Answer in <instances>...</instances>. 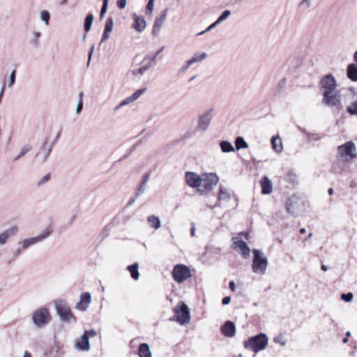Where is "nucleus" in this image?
Returning <instances> with one entry per match:
<instances>
[{
    "instance_id": "nucleus-1",
    "label": "nucleus",
    "mask_w": 357,
    "mask_h": 357,
    "mask_svg": "<svg viewBox=\"0 0 357 357\" xmlns=\"http://www.w3.org/2000/svg\"><path fill=\"white\" fill-rule=\"evenodd\" d=\"M252 253V272L261 275H264L268 268V259L264 256V254L260 250L253 249Z\"/></svg>"
},
{
    "instance_id": "nucleus-2",
    "label": "nucleus",
    "mask_w": 357,
    "mask_h": 357,
    "mask_svg": "<svg viewBox=\"0 0 357 357\" xmlns=\"http://www.w3.org/2000/svg\"><path fill=\"white\" fill-rule=\"evenodd\" d=\"M268 342V338L264 333H259L257 335L249 337L244 342V347L247 349H250L255 353L264 349Z\"/></svg>"
},
{
    "instance_id": "nucleus-3",
    "label": "nucleus",
    "mask_w": 357,
    "mask_h": 357,
    "mask_svg": "<svg viewBox=\"0 0 357 357\" xmlns=\"http://www.w3.org/2000/svg\"><path fill=\"white\" fill-rule=\"evenodd\" d=\"M202 185H199L198 190L201 194L211 191L218 184L219 178L215 173L204 174L202 176Z\"/></svg>"
},
{
    "instance_id": "nucleus-4",
    "label": "nucleus",
    "mask_w": 357,
    "mask_h": 357,
    "mask_svg": "<svg viewBox=\"0 0 357 357\" xmlns=\"http://www.w3.org/2000/svg\"><path fill=\"white\" fill-rule=\"evenodd\" d=\"M97 333L94 330L86 331L84 333L77 339L75 347L79 351H89L90 349L89 338L96 336Z\"/></svg>"
},
{
    "instance_id": "nucleus-5",
    "label": "nucleus",
    "mask_w": 357,
    "mask_h": 357,
    "mask_svg": "<svg viewBox=\"0 0 357 357\" xmlns=\"http://www.w3.org/2000/svg\"><path fill=\"white\" fill-rule=\"evenodd\" d=\"M337 153L344 160H347V158L354 159L357 156L356 146L351 141L347 142L344 144L339 146L337 147Z\"/></svg>"
},
{
    "instance_id": "nucleus-6",
    "label": "nucleus",
    "mask_w": 357,
    "mask_h": 357,
    "mask_svg": "<svg viewBox=\"0 0 357 357\" xmlns=\"http://www.w3.org/2000/svg\"><path fill=\"white\" fill-rule=\"evenodd\" d=\"M173 279L178 283H181L190 277V268L183 264L176 265L172 273Z\"/></svg>"
},
{
    "instance_id": "nucleus-7",
    "label": "nucleus",
    "mask_w": 357,
    "mask_h": 357,
    "mask_svg": "<svg viewBox=\"0 0 357 357\" xmlns=\"http://www.w3.org/2000/svg\"><path fill=\"white\" fill-rule=\"evenodd\" d=\"M52 232L50 228H46L41 234L37 236L31 237L20 241L18 243L22 245V248L27 249L31 245L39 243L45 240Z\"/></svg>"
},
{
    "instance_id": "nucleus-8",
    "label": "nucleus",
    "mask_w": 357,
    "mask_h": 357,
    "mask_svg": "<svg viewBox=\"0 0 357 357\" xmlns=\"http://www.w3.org/2000/svg\"><path fill=\"white\" fill-rule=\"evenodd\" d=\"M213 118V109H210L202 114L198 117L197 128L199 130L204 131L208 129Z\"/></svg>"
},
{
    "instance_id": "nucleus-9",
    "label": "nucleus",
    "mask_w": 357,
    "mask_h": 357,
    "mask_svg": "<svg viewBox=\"0 0 357 357\" xmlns=\"http://www.w3.org/2000/svg\"><path fill=\"white\" fill-rule=\"evenodd\" d=\"M320 86L324 92H334L336 88V80L332 75H327L321 79Z\"/></svg>"
},
{
    "instance_id": "nucleus-10",
    "label": "nucleus",
    "mask_w": 357,
    "mask_h": 357,
    "mask_svg": "<svg viewBox=\"0 0 357 357\" xmlns=\"http://www.w3.org/2000/svg\"><path fill=\"white\" fill-rule=\"evenodd\" d=\"M322 102L329 107L337 106L340 103V96L334 92H323Z\"/></svg>"
},
{
    "instance_id": "nucleus-11",
    "label": "nucleus",
    "mask_w": 357,
    "mask_h": 357,
    "mask_svg": "<svg viewBox=\"0 0 357 357\" xmlns=\"http://www.w3.org/2000/svg\"><path fill=\"white\" fill-rule=\"evenodd\" d=\"M91 303V296L89 292L81 294L79 301L76 303L75 309L79 311H86Z\"/></svg>"
},
{
    "instance_id": "nucleus-12",
    "label": "nucleus",
    "mask_w": 357,
    "mask_h": 357,
    "mask_svg": "<svg viewBox=\"0 0 357 357\" xmlns=\"http://www.w3.org/2000/svg\"><path fill=\"white\" fill-rule=\"evenodd\" d=\"M146 90H147L146 88H143V89L137 90L131 96H130L129 97H128V98H125L123 100H122L121 102V103L114 108V110L116 111L119 109H120L121 107H124V106L134 102L135 100L138 99L142 95H143L146 91Z\"/></svg>"
},
{
    "instance_id": "nucleus-13",
    "label": "nucleus",
    "mask_w": 357,
    "mask_h": 357,
    "mask_svg": "<svg viewBox=\"0 0 357 357\" xmlns=\"http://www.w3.org/2000/svg\"><path fill=\"white\" fill-rule=\"evenodd\" d=\"M50 320V314H33L32 321L38 328L45 327Z\"/></svg>"
},
{
    "instance_id": "nucleus-14",
    "label": "nucleus",
    "mask_w": 357,
    "mask_h": 357,
    "mask_svg": "<svg viewBox=\"0 0 357 357\" xmlns=\"http://www.w3.org/2000/svg\"><path fill=\"white\" fill-rule=\"evenodd\" d=\"M185 178L187 184L192 188H199L202 185V176L195 172H186Z\"/></svg>"
},
{
    "instance_id": "nucleus-15",
    "label": "nucleus",
    "mask_w": 357,
    "mask_h": 357,
    "mask_svg": "<svg viewBox=\"0 0 357 357\" xmlns=\"http://www.w3.org/2000/svg\"><path fill=\"white\" fill-rule=\"evenodd\" d=\"M167 12H168V8L164 9L161 12L160 16L158 17L155 19L154 24L153 26V29H152V33L153 35H157L158 33L160 31V28L162 26L163 22L167 17Z\"/></svg>"
},
{
    "instance_id": "nucleus-16",
    "label": "nucleus",
    "mask_w": 357,
    "mask_h": 357,
    "mask_svg": "<svg viewBox=\"0 0 357 357\" xmlns=\"http://www.w3.org/2000/svg\"><path fill=\"white\" fill-rule=\"evenodd\" d=\"M18 228L17 226H12L0 234V245L6 243L8 239L17 234Z\"/></svg>"
},
{
    "instance_id": "nucleus-17",
    "label": "nucleus",
    "mask_w": 357,
    "mask_h": 357,
    "mask_svg": "<svg viewBox=\"0 0 357 357\" xmlns=\"http://www.w3.org/2000/svg\"><path fill=\"white\" fill-rule=\"evenodd\" d=\"M221 332L226 337H233L236 333L235 324L230 321H226L221 327Z\"/></svg>"
},
{
    "instance_id": "nucleus-18",
    "label": "nucleus",
    "mask_w": 357,
    "mask_h": 357,
    "mask_svg": "<svg viewBox=\"0 0 357 357\" xmlns=\"http://www.w3.org/2000/svg\"><path fill=\"white\" fill-rule=\"evenodd\" d=\"M133 19L135 21L132 25L133 28L138 32H142L146 26V22L144 18L142 16L134 14Z\"/></svg>"
},
{
    "instance_id": "nucleus-19",
    "label": "nucleus",
    "mask_w": 357,
    "mask_h": 357,
    "mask_svg": "<svg viewBox=\"0 0 357 357\" xmlns=\"http://www.w3.org/2000/svg\"><path fill=\"white\" fill-rule=\"evenodd\" d=\"M234 244L236 247L239 248V249L241 251V254L242 255L244 259H248L250 257V249L245 241L242 240H238L235 241Z\"/></svg>"
},
{
    "instance_id": "nucleus-20",
    "label": "nucleus",
    "mask_w": 357,
    "mask_h": 357,
    "mask_svg": "<svg viewBox=\"0 0 357 357\" xmlns=\"http://www.w3.org/2000/svg\"><path fill=\"white\" fill-rule=\"evenodd\" d=\"M56 312H72L68 303L65 300L57 299L54 301Z\"/></svg>"
},
{
    "instance_id": "nucleus-21",
    "label": "nucleus",
    "mask_w": 357,
    "mask_h": 357,
    "mask_svg": "<svg viewBox=\"0 0 357 357\" xmlns=\"http://www.w3.org/2000/svg\"><path fill=\"white\" fill-rule=\"evenodd\" d=\"M171 321H175L178 323L179 325L183 326L190 321V314H175L174 317L170 318Z\"/></svg>"
},
{
    "instance_id": "nucleus-22",
    "label": "nucleus",
    "mask_w": 357,
    "mask_h": 357,
    "mask_svg": "<svg viewBox=\"0 0 357 357\" xmlns=\"http://www.w3.org/2000/svg\"><path fill=\"white\" fill-rule=\"evenodd\" d=\"M261 193L268 195L272 192L273 185L271 181L266 176H264L261 181Z\"/></svg>"
},
{
    "instance_id": "nucleus-23",
    "label": "nucleus",
    "mask_w": 357,
    "mask_h": 357,
    "mask_svg": "<svg viewBox=\"0 0 357 357\" xmlns=\"http://www.w3.org/2000/svg\"><path fill=\"white\" fill-rule=\"evenodd\" d=\"M347 75L349 79L353 82H357V65L351 63L347 69Z\"/></svg>"
},
{
    "instance_id": "nucleus-24",
    "label": "nucleus",
    "mask_w": 357,
    "mask_h": 357,
    "mask_svg": "<svg viewBox=\"0 0 357 357\" xmlns=\"http://www.w3.org/2000/svg\"><path fill=\"white\" fill-rule=\"evenodd\" d=\"M138 354L139 357H152L149 346L146 343H142L139 346Z\"/></svg>"
},
{
    "instance_id": "nucleus-25",
    "label": "nucleus",
    "mask_w": 357,
    "mask_h": 357,
    "mask_svg": "<svg viewBox=\"0 0 357 357\" xmlns=\"http://www.w3.org/2000/svg\"><path fill=\"white\" fill-rule=\"evenodd\" d=\"M271 144L273 150L277 153H281L283 150L282 143L278 135L273 136L271 138Z\"/></svg>"
},
{
    "instance_id": "nucleus-26",
    "label": "nucleus",
    "mask_w": 357,
    "mask_h": 357,
    "mask_svg": "<svg viewBox=\"0 0 357 357\" xmlns=\"http://www.w3.org/2000/svg\"><path fill=\"white\" fill-rule=\"evenodd\" d=\"M127 270L129 271L130 276L133 280H137L139 279V273L138 263H134L133 264L128 266L127 267Z\"/></svg>"
},
{
    "instance_id": "nucleus-27",
    "label": "nucleus",
    "mask_w": 357,
    "mask_h": 357,
    "mask_svg": "<svg viewBox=\"0 0 357 357\" xmlns=\"http://www.w3.org/2000/svg\"><path fill=\"white\" fill-rule=\"evenodd\" d=\"M147 222L149 226L155 229H159L161 226V221L160 218L153 215L148 217Z\"/></svg>"
},
{
    "instance_id": "nucleus-28",
    "label": "nucleus",
    "mask_w": 357,
    "mask_h": 357,
    "mask_svg": "<svg viewBox=\"0 0 357 357\" xmlns=\"http://www.w3.org/2000/svg\"><path fill=\"white\" fill-rule=\"evenodd\" d=\"M218 201H229L231 199V195L225 188L220 186L219 189Z\"/></svg>"
},
{
    "instance_id": "nucleus-29",
    "label": "nucleus",
    "mask_w": 357,
    "mask_h": 357,
    "mask_svg": "<svg viewBox=\"0 0 357 357\" xmlns=\"http://www.w3.org/2000/svg\"><path fill=\"white\" fill-rule=\"evenodd\" d=\"M63 345L59 342H54L51 347V353L54 354L55 356H59L63 354Z\"/></svg>"
},
{
    "instance_id": "nucleus-30",
    "label": "nucleus",
    "mask_w": 357,
    "mask_h": 357,
    "mask_svg": "<svg viewBox=\"0 0 357 357\" xmlns=\"http://www.w3.org/2000/svg\"><path fill=\"white\" fill-rule=\"evenodd\" d=\"M220 146L221 151L223 153H230V152L234 151V148L233 145L231 144V142H229L228 141L223 140V141L220 142Z\"/></svg>"
},
{
    "instance_id": "nucleus-31",
    "label": "nucleus",
    "mask_w": 357,
    "mask_h": 357,
    "mask_svg": "<svg viewBox=\"0 0 357 357\" xmlns=\"http://www.w3.org/2000/svg\"><path fill=\"white\" fill-rule=\"evenodd\" d=\"M174 312H190L188 305L183 302H178V304L174 307Z\"/></svg>"
},
{
    "instance_id": "nucleus-32",
    "label": "nucleus",
    "mask_w": 357,
    "mask_h": 357,
    "mask_svg": "<svg viewBox=\"0 0 357 357\" xmlns=\"http://www.w3.org/2000/svg\"><path fill=\"white\" fill-rule=\"evenodd\" d=\"M93 19H94V17L92 13L87 14V15L85 18L84 24V29L85 31L87 32L91 29Z\"/></svg>"
},
{
    "instance_id": "nucleus-33",
    "label": "nucleus",
    "mask_w": 357,
    "mask_h": 357,
    "mask_svg": "<svg viewBox=\"0 0 357 357\" xmlns=\"http://www.w3.org/2000/svg\"><path fill=\"white\" fill-rule=\"evenodd\" d=\"M59 136H60V132L57 134L56 137H55V139L52 143V144L48 148V149L47 150V151L45 152V153L44 155H42L41 153H38L37 156L38 158H41V161L42 162H45L46 160V159L47 158V157L49 156V155L50 154V153L52 151V146H53L54 143L58 139Z\"/></svg>"
},
{
    "instance_id": "nucleus-34",
    "label": "nucleus",
    "mask_w": 357,
    "mask_h": 357,
    "mask_svg": "<svg viewBox=\"0 0 357 357\" xmlns=\"http://www.w3.org/2000/svg\"><path fill=\"white\" fill-rule=\"evenodd\" d=\"M295 197H289L286 202V210L291 214H294Z\"/></svg>"
},
{
    "instance_id": "nucleus-35",
    "label": "nucleus",
    "mask_w": 357,
    "mask_h": 357,
    "mask_svg": "<svg viewBox=\"0 0 357 357\" xmlns=\"http://www.w3.org/2000/svg\"><path fill=\"white\" fill-rule=\"evenodd\" d=\"M235 145L237 150L241 149H245L248 147V143L245 141L243 137H238L235 139Z\"/></svg>"
},
{
    "instance_id": "nucleus-36",
    "label": "nucleus",
    "mask_w": 357,
    "mask_h": 357,
    "mask_svg": "<svg viewBox=\"0 0 357 357\" xmlns=\"http://www.w3.org/2000/svg\"><path fill=\"white\" fill-rule=\"evenodd\" d=\"M206 56L207 54L205 52L197 53L193 56L192 59H190V63H192L194 64L197 62L201 61L205 59L206 58Z\"/></svg>"
},
{
    "instance_id": "nucleus-37",
    "label": "nucleus",
    "mask_w": 357,
    "mask_h": 357,
    "mask_svg": "<svg viewBox=\"0 0 357 357\" xmlns=\"http://www.w3.org/2000/svg\"><path fill=\"white\" fill-rule=\"evenodd\" d=\"M152 66V63L149 62L147 64L144 65V66L135 70L133 71L134 75H143L145 72H146L148 70H149Z\"/></svg>"
},
{
    "instance_id": "nucleus-38",
    "label": "nucleus",
    "mask_w": 357,
    "mask_h": 357,
    "mask_svg": "<svg viewBox=\"0 0 357 357\" xmlns=\"http://www.w3.org/2000/svg\"><path fill=\"white\" fill-rule=\"evenodd\" d=\"M31 147L29 146V145H25L24 146L20 153L13 158V161L15 162L17 160H18L20 158H22V156H24L26 153H27L30 150H31Z\"/></svg>"
},
{
    "instance_id": "nucleus-39",
    "label": "nucleus",
    "mask_w": 357,
    "mask_h": 357,
    "mask_svg": "<svg viewBox=\"0 0 357 357\" xmlns=\"http://www.w3.org/2000/svg\"><path fill=\"white\" fill-rule=\"evenodd\" d=\"M307 139L308 140H314V141H319L321 139L324 137V134H319V133H307Z\"/></svg>"
},
{
    "instance_id": "nucleus-40",
    "label": "nucleus",
    "mask_w": 357,
    "mask_h": 357,
    "mask_svg": "<svg viewBox=\"0 0 357 357\" xmlns=\"http://www.w3.org/2000/svg\"><path fill=\"white\" fill-rule=\"evenodd\" d=\"M347 111L351 115H357V101L352 102L347 107Z\"/></svg>"
},
{
    "instance_id": "nucleus-41",
    "label": "nucleus",
    "mask_w": 357,
    "mask_h": 357,
    "mask_svg": "<svg viewBox=\"0 0 357 357\" xmlns=\"http://www.w3.org/2000/svg\"><path fill=\"white\" fill-rule=\"evenodd\" d=\"M40 19L43 21L46 24H49V21L50 19V14L47 10H43L40 13Z\"/></svg>"
},
{
    "instance_id": "nucleus-42",
    "label": "nucleus",
    "mask_w": 357,
    "mask_h": 357,
    "mask_svg": "<svg viewBox=\"0 0 357 357\" xmlns=\"http://www.w3.org/2000/svg\"><path fill=\"white\" fill-rule=\"evenodd\" d=\"M231 15V11L229 10H224L220 16L218 18V22L217 23H221L222 22L226 20L229 16Z\"/></svg>"
},
{
    "instance_id": "nucleus-43",
    "label": "nucleus",
    "mask_w": 357,
    "mask_h": 357,
    "mask_svg": "<svg viewBox=\"0 0 357 357\" xmlns=\"http://www.w3.org/2000/svg\"><path fill=\"white\" fill-rule=\"evenodd\" d=\"M113 26H114L113 19H112V17H109L107 18V20L106 21L104 30H105L106 31L111 32L112 31Z\"/></svg>"
},
{
    "instance_id": "nucleus-44",
    "label": "nucleus",
    "mask_w": 357,
    "mask_h": 357,
    "mask_svg": "<svg viewBox=\"0 0 357 357\" xmlns=\"http://www.w3.org/2000/svg\"><path fill=\"white\" fill-rule=\"evenodd\" d=\"M59 319L63 322H68L73 319V314H59Z\"/></svg>"
},
{
    "instance_id": "nucleus-45",
    "label": "nucleus",
    "mask_w": 357,
    "mask_h": 357,
    "mask_svg": "<svg viewBox=\"0 0 357 357\" xmlns=\"http://www.w3.org/2000/svg\"><path fill=\"white\" fill-rule=\"evenodd\" d=\"M274 342L281 344L282 346H285L287 344V340L283 337L282 335H279L274 337Z\"/></svg>"
},
{
    "instance_id": "nucleus-46",
    "label": "nucleus",
    "mask_w": 357,
    "mask_h": 357,
    "mask_svg": "<svg viewBox=\"0 0 357 357\" xmlns=\"http://www.w3.org/2000/svg\"><path fill=\"white\" fill-rule=\"evenodd\" d=\"M154 1L155 0H149L148 4L146 5V15H151L154 8Z\"/></svg>"
},
{
    "instance_id": "nucleus-47",
    "label": "nucleus",
    "mask_w": 357,
    "mask_h": 357,
    "mask_svg": "<svg viewBox=\"0 0 357 357\" xmlns=\"http://www.w3.org/2000/svg\"><path fill=\"white\" fill-rule=\"evenodd\" d=\"M354 298V295L351 292H348L347 294H342L341 298L345 302H350Z\"/></svg>"
},
{
    "instance_id": "nucleus-48",
    "label": "nucleus",
    "mask_w": 357,
    "mask_h": 357,
    "mask_svg": "<svg viewBox=\"0 0 357 357\" xmlns=\"http://www.w3.org/2000/svg\"><path fill=\"white\" fill-rule=\"evenodd\" d=\"M312 6V1L311 0H302L301 3H299V7L304 8V9H308Z\"/></svg>"
},
{
    "instance_id": "nucleus-49",
    "label": "nucleus",
    "mask_w": 357,
    "mask_h": 357,
    "mask_svg": "<svg viewBox=\"0 0 357 357\" xmlns=\"http://www.w3.org/2000/svg\"><path fill=\"white\" fill-rule=\"evenodd\" d=\"M51 175L50 174H47L43 177H42L37 183V185L38 186L43 185L46 182L49 181L50 180Z\"/></svg>"
},
{
    "instance_id": "nucleus-50",
    "label": "nucleus",
    "mask_w": 357,
    "mask_h": 357,
    "mask_svg": "<svg viewBox=\"0 0 357 357\" xmlns=\"http://www.w3.org/2000/svg\"><path fill=\"white\" fill-rule=\"evenodd\" d=\"M41 34L40 32L34 33V39L31 41V43L35 47H37L39 45L38 39L40 37Z\"/></svg>"
},
{
    "instance_id": "nucleus-51",
    "label": "nucleus",
    "mask_w": 357,
    "mask_h": 357,
    "mask_svg": "<svg viewBox=\"0 0 357 357\" xmlns=\"http://www.w3.org/2000/svg\"><path fill=\"white\" fill-rule=\"evenodd\" d=\"M15 76H16V70H13L10 75V77H9V82H8V86L9 87H12L13 85L15 84Z\"/></svg>"
},
{
    "instance_id": "nucleus-52",
    "label": "nucleus",
    "mask_w": 357,
    "mask_h": 357,
    "mask_svg": "<svg viewBox=\"0 0 357 357\" xmlns=\"http://www.w3.org/2000/svg\"><path fill=\"white\" fill-rule=\"evenodd\" d=\"M165 49V47H162L161 48H160L155 53V54L150 59V63H152L153 66H154L155 64V60H156V58L158 57V56L163 51V50Z\"/></svg>"
},
{
    "instance_id": "nucleus-53",
    "label": "nucleus",
    "mask_w": 357,
    "mask_h": 357,
    "mask_svg": "<svg viewBox=\"0 0 357 357\" xmlns=\"http://www.w3.org/2000/svg\"><path fill=\"white\" fill-rule=\"evenodd\" d=\"M218 22V20L213 22V24H211L206 30L204 31H202L201 32H199L198 33L199 36H201V35H203L205 33L212 30L213 29H214L218 24H219L220 23H217Z\"/></svg>"
},
{
    "instance_id": "nucleus-54",
    "label": "nucleus",
    "mask_w": 357,
    "mask_h": 357,
    "mask_svg": "<svg viewBox=\"0 0 357 357\" xmlns=\"http://www.w3.org/2000/svg\"><path fill=\"white\" fill-rule=\"evenodd\" d=\"M127 0H117L116 5L119 9H123L126 6Z\"/></svg>"
},
{
    "instance_id": "nucleus-55",
    "label": "nucleus",
    "mask_w": 357,
    "mask_h": 357,
    "mask_svg": "<svg viewBox=\"0 0 357 357\" xmlns=\"http://www.w3.org/2000/svg\"><path fill=\"white\" fill-rule=\"evenodd\" d=\"M146 190V185H142V184L137 188V191L136 192V197H139L140 195L144 193Z\"/></svg>"
},
{
    "instance_id": "nucleus-56",
    "label": "nucleus",
    "mask_w": 357,
    "mask_h": 357,
    "mask_svg": "<svg viewBox=\"0 0 357 357\" xmlns=\"http://www.w3.org/2000/svg\"><path fill=\"white\" fill-rule=\"evenodd\" d=\"M190 59L188 60L186 62H185V64L184 66H183L181 67V70L182 72H185L187 69L189 68V67L192 65L193 63H190Z\"/></svg>"
},
{
    "instance_id": "nucleus-57",
    "label": "nucleus",
    "mask_w": 357,
    "mask_h": 357,
    "mask_svg": "<svg viewBox=\"0 0 357 357\" xmlns=\"http://www.w3.org/2000/svg\"><path fill=\"white\" fill-rule=\"evenodd\" d=\"M109 31H106L104 30L102 38H101V43L104 42L105 40H107L109 37Z\"/></svg>"
},
{
    "instance_id": "nucleus-58",
    "label": "nucleus",
    "mask_w": 357,
    "mask_h": 357,
    "mask_svg": "<svg viewBox=\"0 0 357 357\" xmlns=\"http://www.w3.org/2000/svg\"><path fill=\"white\" fill-rule=\"evenodd\" d=\"M93 50H94V45H92L90 48V50L89 52V58H88V61H87V65L89 66L90 64V61H91V56H92V54H93Z\"/></svg>"
},
{
    "instance_id": "nucleus-59",
    "label": "nucleus",
    "mask_w": 357,
    "mask_h": 357,
    "mask_svg": "<svg viewBox=\"0 0 357 357\" xmlns=\"http://www.w3.org/2000/svg\"><path fill=\"white\" fill-rule=\"evenodd\" d=\"M83 108V102L82 100H79V102L77 105L76 112L79 114Z\"/></svg>"
},
{
    "instance_id": "nucleus-60",
    "label": "nucleus",
    "mask_w": 357,
    "mask_h": 357,
    "mask_svg": "<svg viewBox=\"0 0 357 357\" xmlns=\"http://www.w3.org/2000/svg\"><path fill=\"white\" fill-rule=\"evenodd\" d=\"M24 249L22 248V245H21V247H20L19 248H17L14 252H13V257H17V256H19L22 250H24Z\"/></svg>"
},
{
    "instance_id": "nucleus-61",
    "label": "nucleus",
    "mask_w": 357,
    "mask_h": 357,
    "mask_svg": "<svg viewBox=\"0 0 357 357\" xmlns=\"http://www.w3.org/2000/svg\"><path fill=\"white\" fill-rule=\"evenodd\" d=\"M107 8H108V7L102 6V8L100 10V20H102L104 17V15H105V13L107 12Z\"/></svg>"
},
{
    "instance_id": "nucleus-62",
    "label": "nucleus",
    "mask_w": 357,
    "mask_h": 357,
    "mask_svg": "<svg viewBox=\"0 0 357 357\" xmlns=\"http://www.w3.org/2000/svg\"><path fill=\"white\" fill-rule=\"evenodd\" d=\"M231 301V297L230 296H225L222 298V303L223 305H227Z\"/></svg>"
},
{
    "instance_id": "nucleus-63",
    "label": "nucleus",
    "mask_w": 357,
    "mask_h": 357,
    "mask_svg": "<svg viewBox=\"0 0 357 357\" xmlns=\"http://www.w3.org/2000/svg\"><path fill=\"white\" fill-rule=\"evenodd\" d=\"M137 197H136V196H135V197L131 198V199L128 201V204H127V206H132V205L135 203V202L136 201V199H137Z\"/></svg>"
},
{
    "instance_id": "nucleus-64",
    "label": "nucleus",
    "mask_w": 357,
    "mask_h": 357,
    "mask_svg": "<svg viewBox=\"0 0 357 357\" xmlns=\"http://www.w3.org/2000/svg\"><path fill=\"white\" fill-rule=\"evenodd\" d=\"M150 175H151V172H148V173L145 174L142 177V180L148 182L149 180V178H150Z\"/></svg>"
}]
</instances>
